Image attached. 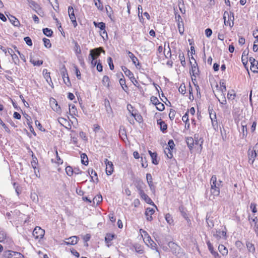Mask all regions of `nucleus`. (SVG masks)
<instances>
[{"label": "nucleus", "instance_id": "obj_10", "mask_svg": "<svg viewBox=\"0 0 258 258\" xmlns=\"http://www.w3.org/2000/svg\"><path fill=\"white\" fill-rule=\"evenodd\" d=\"M78 240V237L76 236H73L66 239V240L64 241V243L66 245H75L77 243Z\"/></svg>", "mask_w": 258, "mask_h": 258}, {"label": "nucleus", "instance_id": "obj_51", "mask_svg": "<svg viewBox=\"0 0 258 258\" xmlns=\"http://www.w3.org/2000/svg\"><path fill=\"white\" fill-rule=\"evenodd\" d=\"M206 242H207V244L208 245V249L209 250L210 252L212 253L214 251H215V250L214 249L213 246L212 244L210 242V241L209 240H207Z\"/></svg>", "mask_w": 258, "mask_h": 258}, {"label": "nucleus", "instance_id": "obj_2", "mask_svg": "<svg viewBox=\"0 0 258 258\" xmlns=\"http://www.w3.org/2000/svg\"><path fill=\"white\" fill-rule=\"evenodd\" d=\"M224 23L226 26L232 28L234 26V16L232 12L225 11L223 14Z\"/></svg>", "mask_w": 258, "mask_h": 258}, {"label": "nucleus", "instance_id": "obj_27", "mask_svg": "<svg viewBox=\"0 0 258 258\" xmlns=\"http://www.w3.org/2000/svg\"><path fill=\"white\" fill-rule=\"evenodd\" d=\"M172 150L169 147H165L164 152L167 157L169 159H171L173 157Z\"/></svg>", "mask_w": 258, "mask_h": 258}, {"label": "nucleus", "instance_id": "obj_17", "mask_svg": "<svg viewBox=\"0 0 258 258\" xmlns=\"http://www.w3.org/2000/svg\"><path fill=\"white\" fill-rule=\"evenodd\" d=\"M61 75L62 76V78H63L64 83L68 86H70L71 85V82L70 81V79L68 77V74L66 73V70H64L61 72Z\"/></svg>", "mask_w": 258, "mask_h": 258}, {"label": "nucleus", "instance_id": "obj_63", "mask_svg": "<svg viewBox=\"0 0 258 258\" xmlns=\"http://www.w3.org/2000/svg\"><path fill=\"white\" fill-rule=\"evenodd\" d=\"M256 124H257V122H256V120L253 121L252 125L251 126V127H250V131L252 133H253L255 131Z\"/></svg>", "mask_w": 258, "mask_h": 258}, {"label": "nucleus", "instance_id": "obj_45", "mask_svg": "<svg viewBox=\"0 0 258 258\" xmlns=\"http://www.w3.org/2000/svg\"><path fill=\"white\" fill-rule=\"evenodd\" d=\"M178 29L179 33L181 35H182L184 32V27H183V24L182 21H181V22L178 23Z\"/></svg>", "mask_w": 258, "mask_h": 258}, {"label": "nucleus", "instance_id": "obj_43", "mask_svg": "<svg viewBox=\"0 0 258 258\" xmlns=\"http://www.w3.org/2000/svg\"><path fill=\"white\" fill-rule=\"evenodd\" d=\"M93 50L94 51L93 52V53H94V55H95V57L96 58L98 57L100 55L101 51H102L103 53H105V51L100 47L98 48L94 49Z\"/></svg>", "mask_w": 258, "mask_h": 258}, {"label": "nucleus", "instance_id": "obj_49", "mask_svg": "<svg viewBox=\"0 0 258 258\" xmlns=\"http://www.w3.org/2000/svg\"><path fill=\"white\" fill-rule=\"evenodd\" d=\"M179 92L182 94H184L185 93V86L184 84H181L178 88Z\"/></svg>", "mask_w": 258, "mask_h": 258}, {"label": "nucleus", "instance_id": "obj_13", "mask_svg": "<svg viewBox=\"0 0 258 258\" xmlns=\"http://www.w3.org/2000/svg\"><path fill=\"white\" fill-rule=\"evenodd\" d=\"M222 181L219 180V183H218L217 187L216 188L211 187V194L214 196H218L220 194V187L222 186Z\"/></svg>", "mask_w": 258, "mask_h": 258}, {"label": "nucleus", "instance_id": "obj_29", "mask_svg": "<svg viewBox=\"0 0 258 258\" xmlns=\"http://www.w3.org/2000/svg\"><path fill=\"white\" fill-rule=\"evenodd\" d=\"M157 123L160 125V130L164 132L167 130V124L161 119L157 120Z\"/></svg>", "mask_w": 258, "mask_h": 258}, {"label": "nucleus", "instance_id": "obj_16", "mask_svg": "<svg viewBox=\"0 0 258 258\" xmlns=\"http://www.w3.org/2000/svg\"><path fill=\"white\" fill-rule=\"evenodd\" d=\"M144 241L147 245L150 247L151 248L154 249L156 248V244L152 239H151L150 236L149 237L148 240L147 239H146Z\"/></svg>", "mask_w": 258, "mask_h": 258}, {"label": "nucleus", "instance_id": "obj_1", "mask_svg": "<svg viewBox=\"0 0 258 258\" xmlns=\"http://www.w3.org/2000/svg\"><path fill=\"white\" fill-rule=\"evenodd\" d=\"M248 162L252 164L255 158L258 157V144H256L252 148H249L247 152Z\"/></svg>", "mask_w": 258, "mask_h": 258}, {"label": "nucleus", "instance_id": "obj_44", "mask_svg": "<svg viewBox=\"0 0 258 258\" xmlns=\"http://www.w3.org/2000/svg\"><path fill=\"white\" fill-rule=\"evenodd\" d=\"M119 84L122 87V88L123 90L125 91V89L127 88V86L125 84V80L124 78H120L119 79Z\"/></svg>", "mask_w": 258, "mask_h": 258}, {"label": "nucleus", "instance_id": "obj_18", "mask_svg": "<svg viewBox=\"0 0 258 258\" xmlns=\"http://www.w3.org/2000/svg\"><path fill=\"white\" fill-rule=\"evenodd\" d=\"M218 239L220 238H225L226 237V232L225 231H216V233L214 234Z\"/></svg>", "mask_w": 258, "mask_h": 258}, {"label": "nucleus", "instance_id": "obj_24", "mask_svg": "<svg viewBox=\"0 0 258 258\" xmlns=\"http://www.w3.org/2000/svg\"><path fill=\"white\" fill-rule=\"evenodd\" d=\"M149 153L151 157L152 163L155 165L158 164V161L157 160V154L156 153H152L151 151H149Z\"/></svg>", "mask_w": 258, "mask_h": 258}, {"label": "nucleus", "instance_id": "obj_47", "mask_svg": "<svg viewBox=\"0 0 258 258\" xmlns=\"http://www.w3.org/2000/svg\"><path fill=\"white\" fill-rule=\"evenodd\" d=\"M155 106L157 109L159 111H163L165 108L164 104L160 102V101Z\"/></svg>", "mask_w": 258, "mask_h": 258}, {"label": "nucleus", "instance_id": "obj_60", "mask_svg": "<svg viewBox=\"0 0 258 258\" xmlns=\"http://www.w3.org/2000/svg\"><path fill=\"white\" fill-rule=\"evenodd\" d=\"M221 99H218V100L220 104L223 105H225L227 103L226 99L225 98V97L224 96V94L222 95Z\"/></svg>", "mask_w": 258, "mask_h": 258}, {"label": "nucleus", "instance_id": "obj_39", "mask_svg": "<svg viewBox=\"0 0 258 258\" xmlns=\"http://www.w3.org/2000/svg\"><path fill=\"white\" fill-rule=\"evenodd\" d=\"M30 62L34 65L37 66H40L43 63V61L41 60H35L33 58L30 59Z\"/></svg>", "mask_w": 258, "mask_h": 258}, {"label": "nucleus", "instance_id": "obj_7", "mask_svg": "<svg viewBox=\"0 0 258 258\" xmlns=\"http://www.w3.org/2000/svg\"><path fill=\"white\" fill-rule=\"evenodd\" d=\"M155 212V209L152 208H147L146 209L145 215L146 216V220L148 221H151L153 220L152 215L154 214Z\"/></svg>", "mask_w": 258, "mask_h": 258}, {"label": "nucleus", "instance_id": "obj_40", "mask_svg": "<svg viewBox=\"0 0 258 258\" xmlns=\"http://www.w3.org/2000/svg\"><path fill=\"white\" fill-rule=\"evenodd\" d=\"M241 126L243 135L246 136L247 134L246 124L244 122H241Z\"/></svg>", "mask_w": 258, "mask_h": 258}, {"label": "nucleus", "instance_id": "obj_52", "mask_svg": "<svg viewBox=\"0 0 258 258\" xmlns=\"http://www.w3.org/2000/svg\"><path fill=\"white\" fill-rule=\"evenodd\" d=\"M218 183H219V181L217 182L216 175H213L211 178V185L216 184L218 185Z\"/></svg>", "mask_w": 258, "mask_h": 258}, {"label": "nucleus", "instance_id": "obj_61", "mask_svg": "<svg viewBox=\"0 0 258 258\" xmlns=\"http://www.w3.org/2000/svg\"><path fill=\"white\" fill-rule=\"evenodd\" d=\"M250 208L251 209L253 213H255L257 212L255 204L253 203H251L250 205Z\"/></svg>", "mask_w": 258, "mask_h": 258}, {"label": "nucleus", "instance_id": "obj_56", "mask_svg": "<svg viewBox=\"0 0 258 258\" xmlns=\"http://www.w3.org/2000/svg\"><path fill=\"white\" fill-rule=\"evenodd\" d=\"M98 1V2H95V5L97 7V8L99 10H103V5L101 3V2H100V0H97Z\"/></svg>", "mask_w": 258, "mask_h": 258}, {"label": "nucleus", "instance_id": "obj_35", "mask_svg": "<svg viewBox=\"0 0 258 258\" xmlns=\"http://www.w3.org/2000/svg\"><path fill=\"white\" fill-rule=\"evenodd\" d=\"M194 141H195L194 145H195L196 146L199 145V148L200 150H201L202 148V144L203 142V140L201 139H198V138L196 139V138L195 136Z\"/></svg>", "mask_w": 258, "mask_h": 258}, {"label": "nucleus", "instance_id": "obj_62", "mask_svg": "<svg viewBox=\"0 0 258 258\" xmlns=\"http://www.w3.org/2000/svg\"><path fill=\"white\" fill-rule=\"evenodd\" d=\"M212 34V31L210 28H207L205 30V34L207 37H210Z\"/></svg>", "mask_w": 258, "mask_h": 258}, {"label": "nucleus", "instance_id": "obj_9", "mask_svg": "<svg viewBox=\"0 0 258 258\" xmlns=\"http://www.w3.org/2000/svg\"><path fill=\"white\" fill-rule=\"evenodd\" d=\"M50 104L52 109L55 112H59L60 111V108L58 106L56 100L54 98L50 100Z\"/></svg>", "mask_w": 258, "mask_h": 258}, {"label": "nucleus", "instance_id": "obj_26", "mask_svg": "<svg viewBox=\"0 0 258 258\" xmlns=\"http://www.w3.org/2000/svg\"><path fill=\"white\" fill-rule=\"evenodd\" d=\"M218 250L223 255H226L228 254V249L222 244H220L219 245Z\"/></svg>", "mask_w": 258, "mask_h": 258}, {"label": "nucleus", "instance_id": "obj_19", "mask_svg": "<svg viewBox=\"0 0 258 258\" xmlns=\"http://www.w3.org/2000/svg\"><path fill=\"white\" fill-rule=\"evenodd\" d=\"M182 120L185 122V128L188 130L190 127V123L188 119V112H186L185 114L182 116Z\"/></svg>", "mask_w": 258, "mask_h": 258}, {"label": "nucleus", "instance_id": "obj_34", "mask_svg": "<svg viewBox=\"0 0 258 258\" xmlns=\"http://www.w3.org/2000/svg\"><path fill=\"white\" fill-rule=\"evenodd\" d=\"M82 163L86 165L88 164V159L85 154H82L81 155Z\"/></svg>", "mask_w": 258, "mask_h": 258}, {"label": "nucleus", "instance_id": "obj_6", "mask_svg": "<svg viewBox=\"0 0 258 258\" xmlns=\"http://www.w3.org/2000/svg\"><path fill=\"white\" fill-rule=\"evenodd\" d=\"M68 14L73 26L76 27L78 24L76 21V18L74 14V10L73 7L69 6L68 7Z\"/></svg>", "mask_w": 258, "mask_h": 258}, {"label": "nucleus", "instance_id": "obj_54", "mask_svg": "<svg viewBox=\"0 0 258 258\" xmlns=\"http://www.w3.org/2000/svg\"><path fill=\"white\" fill-rule=\"evenodd\" d=\"M175 146L174 143L172 140H170L168 141V145L166 147H169L171 150H173Z\"/></svg>", "mask_w": 258, "mask_h": 258}, {"label": "nucleus", "instance_id": "obj_58", "mask_svg": "<svg viewBox=\"0 0 258 258\" xmlns=\"http://www.w3.org/2000/svg\"><path fill=\"white\" fill-rule=\"evenodd\" d=\"M94 50H91L90 51V54L89 56V58L91 60H96V57H95V55H94L93 52Z\"/></svg>", "mask_w": 258, "mask_h": 258}, {"label": "nucleus", "instance_id": "obj_5", "mask_svg": "<svg viewBox=\"0 0 258 258\" xmlns=\"http://www.w3.org/2000/svg\"><path fill=\"white\" fill-rule=\"evenodd\" d=\"M248 221L251 225V227H253L254 231L256 234L258 235V219L256 217L253 218L248 216Z\"/></svg>", "mask_w": 258, "mask_h": 258}, {"label": "nucleus", "instance_id": "obj_57", "mask_svg": "<svg viewBox=\"0 0 258 258\" xmlns=\"http://www.w3.org/2000/svg\"><path fill=\"white\" fill-rule=\"evenodd\" d=\"M24 40L26 43L29 46L32 45V42L31 38L29 37H26L24 38Z\"/></svg>", "mask_w": 258, "mask_h": 258}, {"label": "nucleus", "instance_id": "obj_38", "mask_svg": "<svg viewBox=\"0 0 258 258\" xmlns=\"http://www.w3.org/2000/svg\"><path fill=\"white\" fill-rule=\"evenodd\" d=\"M102 201V198L101 195H97L93 199V202L95 204H99Z\"/></svg>", "mask_w": 258, "mask_h": 258}, {"label": "nucleus", "instance_id": "obj_12", "mask_svg": "<svg viewBox=\"0 0 258 258\" xmlns=\"http://www.w3.org/2000/svg\"><path fill=\"white\" fill-rule=\"evenodd\" d=\"M93 24L96 27H98L101 30L103 31L102 32H101V33H102L103 34H106V35H107V32L105 31V24L104 23H103V22L97 23V22H96L94 21L93 22Z\"/></svg>", "mask_w": 258, "mask_h": 258}, {"label": "nucleus", "instance_id": "obj_32", "mask_svg": "<svg viewBox=\"0 0 258 258\" xmlns=\"http://www.w3.org/2000/svg\"><path fill=\"white\" fill-rule=\"evenodd\" d=\"M165 218L166 222L169 225H171V224H173V220L172 217L171 216V215L170 214H169V213L166 214L165 216Z\"/></svg>", "mask_w": 258, "mask_h": 258}, {"label": "nucleus", "instance_id": "obj_21", "mask_svg": "<svg viewBox=\"0 0 258 258\" xmlns=\"http://www.w3.org/2000/svg\"><path fill=\"white\" fill-rule=\"evenodd\" d=\"M246 245L247 249L249 252H251L252 253H254L255 252V247L254 244L252 242L250 241H246Z\"/></svg>", "mask_w": 258, "mask_h": 258}, {"label": "nucleus", "instance_id": "obj_53", "mask_svg": "<svg viewBox=\"0 0 258 258\" xmlns=\"http://www.w3.org/2000/svg\"><path fill=\"white\" fill-rule=\"evenodd\" d=\"M150 100L154 105H156L159 102L158 99L155 96H152L150 98Z\"/></svg>", "mask_w": 258, "mask_h": 258}, {"label": "nucleus", "instance_id": "obj_41", "mask_svg": "<svg viewBox=\"0 0 258 258\" xmlns=\"http://www.w3.org/2000/svg\"><path fill=\"white\" fill-rule=\"evenodd\" d=\"M220 93H221V95H223L224 94V93L226 92V86L225 85L224 83H220Z\"/></svg>", "mask_w": 258, "mask_h": 258}, {"label": "nucleus", "instance_id": "obj_11", "mask_svg": "<svg viewBox=\"0 0 258 258\" xmlns=\"http://www.w3.org/2000/svg\"><path fill=\"white\" fill-rule=\"evenodd\" d=\"M140 194L141 198L143 199H144L146 203H147L148 204L153 205V206H155V208L157 209V207L155 206V205L152 202V200L148 197L147 195H146L143 191H141Z\"/></svg>", "mask_w": 258, "mask_h": 258}, {"label": "nucleus", "instance_id": "obj_4", "mask_svg": "<svg viewBox=\"0 0 258 258\" xmlns=\"http://www.w3.org/2000/svg\"><path fill=\"white\" fill-rule=\"evenodd\" d=\"M4 258H23V256L19 252L8 250L5 252Z\"/></svg>", "mask_w": 258, "mask_h": 258}, {"label": "nucleus", "instance_id": "obj_15", "mask_svg": "<svg viewBox=\"0 0 258 258\" xmlns=\"http://www.w3.org/2000/svg\"><path fill=\"white\" fill-rule=\"evenodd\" d=\"M8 54L11 55L13 61L15 64H17L19 62V58L18 56L14 53L13 49L11 48H8Z\"/></svg>", "mask_w": 258, "mask_h": 258}, {"label": "nucleus", "instance_id": "obj_48", "mask_svg": "<svg viewBox=\"0 0 258 258\" xmlns=\"http://www.w3.org/2000/svg\"><path fill=\"white\" fill-rule=\"evenodd\" d=\"M179 58L181 62V64L182 66H184L185 64V58L183 53H179Z\"/></svg>", "mask_w": 258, "mask_h": 258}, {"label": "nucleus", "instance_id": "obj_8", "mask_svg": "<svg viewBox=\"0 0 258 258\" xmlns=\"http://www.w3.org/2000/svg\"><path fill=\"white\" fill-rule=\"evenodd\" d=\"M106 164V172L107 175H111L113 172V165L112 162L107 159L104 161Z\"/></svg>", "mask_w": 258, "mask_h": 258}, {"label": "nucleus", "instance_id": "obj_33", "mask_svg": "<svg viewBox=\"0 0 258 258\" xmlns=\"http://www.w3.org/2000/svg\"><path fill=\"white\" fill-rule=\"evenodd\" d=\"M140 232L141 236L143 239V240H144L146 239H147V240L148 239L150 236L148 234V233H147V232H146L145 230H144L143 229H141L140 230Z\"/></svg>", "mask_w": 258, "mask_h": 258}, {"label": "nucleus", "instance_id": "obj_3", "mask_svg": "<svg viewBox=\"0 0 258 258\" xmlns=\"http://www.w3.org/2000/svg\"><path fill=\"white\" fill-rule=\"evenodd\" d=\"M44 234V230L38 226L36 227L33 231V235L36 239L42 238Z\"/></svg>", "mask_w": 258, "mask_h": 258}, {"label": "nucleus", "instance_id": "obj_50", "mask_svg": "<svg viewBox=\"0 0 258 258\" xmlns=\"http://www.w3.org/2000/svg\"><path fill=\"white\" fill-rule=\"evenodd\" d=\"M75 51L77 54H80L81 52V50L80 47L79 45L78 44L77 42H75V47H74Z\"/></svg>", "mask_w": 258, "mask_h": 258}, {"label": "nucleus", "instance_id": "obj_31", "mask_svg": "<svg viewBox=\"0 0 258 258\" xmlns=\"http://www.w3.org/2000/svg\"><path fill=\"white\" fill-rule=\"evenodd\" d=\"M109 78L107 76H104L102 79V83L103 85L107 88L109 87Z\"/></svg>", "mask_w": 258, "mask_h": 258}, {"label": "nucleus", "instance_id": "obj_20", "mask_svg": "<svg viewBox=\"0 0 258 258\" xmlns=\"http://www.w3.org/2000/svg\"><path fill=\"white\" fill-rule=\"evenodd\" d=\"M199 72V69H198V67L197 66V64L196 63V64H194L191 66V69L190 70V74L192 76L196 77L197 75H198Z\"/></svg>", "mask_w": 258, "mask_h": 258}, {"label": "nucleus", "instance_id": "obj_14", "mask_svg": "<svg viewBox=\"0 0 258 258\" xmlns=\"http://www.w3.org/2000/svg\"><path fill=\"white\" fill-rule=\"evenodd\" d=\"M127 53L128 54V56L131 59L133 63L137 67L140 66V64L139 62V60L137 57L135 56V55L131 52V51H128L127 52Z\"/></svg>", "mask_w": 258, "mask_h": 258}, {"label": "nucleus", "instance_id": "obj_64", "mask_svg": "<svg viewBox=\"0 0 258 258\" xmlns=\"http://www.w3.org/2000/svg\"><path fill=\"white\" fill-rule=\"evenodd\" d=\"M124 74L126 76L128 77L129 78H133V75L134 74L129 70L128 71L126 70V72H125Z\"/></svg>", "mask_w": 258, "mask_h": 258}, {"label": "nucleus", "instance_id": "obj_23", "mask_svg": "<svg viewBox=\"0 0 258 258\" xmlns=\"http://www.w3.org/2000/svg\"><path fill=\"white\" fill-rule=\"evenodd\" d=\"M66 171L67 175L69 176H72L74 173L75 174H82L83 173L82 171H80V172H76L75 171H73L72 168L71 166L67 167L66 168Z\"/></svg>", "mask_w": 258, "mask_h": 258}, {"label": "nucleus", "instance_id": "obj_25", "mask_svg": "<svg viewBox=\"0 0 258 258\" xmlns=\"http://www.w3.org/2000/svg\"><path fill=\"white\" fill-rule=\"evenodd\" d=\"M186 144L190 150H191L194 146V139L192 137H187L186 139Z\"/></svg>", "mask_w": 258, "mask_h": 258}, {"label": "nucleus", "instance_id": "obj_22", "mask_svg": "<svg viewBox=\"0 0 258 258\" xmlns=\"http://www.w3.org/2000/svg\"><path fill=\"white\" fill-rule=\"evenodd\" d=\"M30 7L33 9L35 11L37 12L39 10H40V8L38 4L35 3L33 1H29L28 0Z\"/></svg>", "mask_w": 258, "mask_h": 258}, {"label": "nucleus", "instance_id": "obj_59", "mask_svg": "<svg viewBox=\"0 0 258 258\" xmlns=\"http://www.w3.org/2000/svg\"><path fill=\"white\" fill-rule=\"evenodd\" d=\"M44 78H45L46 81L48 83H49L50 82H51V77L50 76V74L49 73H46L44 75Z\"/></svg>", "mask_w": 258, "mask_h": 258}, {"label": "nucleus", "instance_id": "obj_36", "mask_svg": "<svg viewBox=\"0 0 258 258\" xmlns=\"http://www.w3.org/2000/svg\"><path fill=\"white\" fill-rule=\"evenodd\" d=\"M114 235L111 233H107L105 236V240L106 243H109L113 240Z\"/></svg>", "mask_w": 258, "mask_h": 258}, {"label": "nucleus", "instance_id": "obj_55", "mask_svg": "<svg viewBox=\"0 0 258 258\" xmlns=\"http://www.w3.org/2000/svg\"><path fill=\"white\" fill-rule=\"evenodd\" d=\"M107 62L108 63V64L109 66L110 69L111 70H113L114 69V66L113 63V61L112 60V58L110 57H109L107 58Z\"/></svg>", "mask_w": 258, "mask_h": 258}, {"label": "nucleus", "instance_id": "obj_28", "mask_svg": "<svg viewBox=\"0 0 258 258\" xmlns=\"http://www.w3.org/2000/svg\"><path fill=\"white\" fill-rule=\"evenodd\" d=\"M132 116L134 117L135 119L138 122L140 123L143 121L142 116L140 114L137 113L134 111L132 112Z\"/></svg>", "mask_w": 258, "mask_h": 258}, {"label": "nucleus", "instance_id": "obj_37", "mask_svg": "<svg viewBox=\"0 0 258 258\" xmlns=\"http://www.w3.org/2000/svg\"><path fill=\"white\" fill-rule=\"evenodd\" d=\"M69 111L71 115H75L76 112H77L75 105L74 104L70 105Z\"/></svg>", "mask_w": 258, "mask_h": 258}, {"label": "nucleus", "instance_id": "obj_42", "mask_svg": "<svg viewBox=\"0 0 258 258\" xmlns=\"http://www.w3.org/2000/svg\"><path fill=\"white\" fill-rule=\"evenodd\" d=\"M43 41L45 47L49 48L51 47V44L50 43L49 39L46 38H44L43 39Z\"/></svg>", "mask_w": 258, "mask_h": 258}, {"label": "nucleus", "instance_id": "obj_46", "mask_svg": "<svg viewBox=\"0 0 258 258\" xmlns=\"http://www.w3.org/2000/svg\"><path fill=\"white\" fill-rule=\"evenodd\" d=\"M43 33L48 37H50L52 34V31L47 28L43 29Z\"/></svg>", "mask_w": 258, "mask_h": 258}, {"label": "nucleus", "instance_id": "obj_30", "mask_svg": "<svg viewBox=\"0 0 258 258\" xmlns=\"http://www.w3.org/2000/svg\"><path fill=\"white\" fill-rule=\"evenodd\" d=\"M10 22L15 26H19L20 25V22L15 17L11 16L10 18H9Z\"/></svg>", "mask_w": 258, "mask_h": 258}]
</instances>
